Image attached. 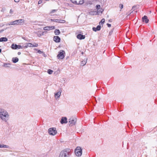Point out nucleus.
<instances>
[{
  "label": "nucleus",
  "mask_w": 157,
  "mask_h": 157,
  "mask_svg": "<svg viewBox=\"0 0 157 157\" xmlns=\"http://www.w3.org/2000/svg\"><path fill=\"white\" fill-rule=\"evenodd\" d=\"M96 7L97 10H99L100 9L101 6L100 5H97L96 6Z\"/></svg>",
  "instance_id": "obj_29"
},
{
  "label": "nucleus",
  "mask_w": 157,
  "mask_h": 157,
  "mask_svg": "<svg viewBox=\"0 0 157 157\" xmlns=\"http://www.w3.org/2000/svg\"><path fill=\"white\" fill-rule=\"evenodd\" d=\"M26 44L28 45V47H37L38 46V44L36 43L32 44L31 43H27Z\"/></svg>",
  "instance_id": "obj_12"
},
{
  "label": "nucleus",
  "mask_w": 157,
  "mask_h": 157,
  "mask_svg": "<svg viewBox=\"0 0 157 157\" xmlns=\"http://www.w3.org/2000/svg\"><path fill=\"white\" fill-rule=\"evenodd\" d=\"M107 26L109 27H111V25L110 24H109V23H107Z\"/></svg>",
  "instance_id": "obj_36"
},
{
  "label": "nucleus",
  "mask_w": 157,
  "mask_h": 157,
  "mask_svg": "<svg viewBox=\"0 0 157 157\" xmlns=\"http://www.w3.org/2000/svg\"><path fill=\"white\" fill-rule=\"evenodd\" d=\"M54 33L56 35H58L60 33V31L59 29H56L54 31Z\"/></svg>",
  "instance_id": "obj_22"
},
{
  "label": "nucleus",
  "mask_w": 157,
  "mask_h": 157,
  "mask_svg": "<svg viewBox=\"0 0 157 157\" xmlns=\"http://www.w3.org/2000/svg\"><path fill=\"white\" fill-rule=\"evenodd\" d=\"M18 59L17 57H14L12 59V61L14 63H16L18 61Z\"/></svg>",
  "instance_id": "obj_20"
},
{
  "label": "nucleus",
  "mask_w": 157,
  "mask_h": 157,
  "mask_svg": "<svg viewBox=\"0 0 157 157\" xmlns=\"http://www.w3.org/2000/svg\"><path fill=\"white\" fill-rule=\"evenodd\" d=\"M11 25V24H10V22L9 23L6 24V26L10 25Z\"/></svg>",
  "instance_id": "obj_37"
},
{
  "label": "nucleus",
  "mask_w": 157,
  "mask_h": 157,
  "mask_svg": "<svg viewBox=\"0 0 157 157\" xmlns=\"http://www.w3.org/2000/svg\"><path fill=\"white\" fill-rule=\"evenodd\" d=\"M101 26L98 25L96 28L93 27L92 28V29L95 32H96L97 31L100 30L101 29Z\"/></svg>",
  "instance_id": "obj_18"
},
{
  "label": "nucleus",
  "mask_w": 157,
  "mask_h": 157,
  "mask_svg": "<svg viewBox=\"0 0 157 157\" xmlns=\"http://www.w3.org/2000/svg\"><path fill=\"white\" fill-rule=\"evenodd\" d=\"M87 59L84 60H83L81 61V65L82 66H83L85 65L86 63V60Z\"/></svg>",
  "instance_id": "obj_21"
},
{
  "label": "nucleus",
  "mask_w": 157,
  "mask_h": 157,
  "mask_svg": "<svg viewBox=\"0 0 157 157\" xmlns=\"http://www.w3.org/2000/svg\"><path fill=\"white\" fill-rule=\"evenodd\" d=\"M44 33V32H43L42 33H41V34L40 35L38 34V36L39 37H40L42 35H43Z\"/></svg>",
  "instance_id": "obj_32"
},
{
  "label": "nucleus",
  "mask_w": 157,
  "mask_h": 157,
  "mask_svg": "<svg viewBox=\"0 0 157 157\" xmlns=\"http://www.w3.org/2000/svg\"><path fill=\"white\" fill-rule=\"evenodd\" d=\"M70 151L69 149H64L60 152L59 157H69L70 155Z\"/></svg>",
  "instance_id": "obj_2"
},
{
  "label": "nucleus",
  "mask_w": 157,
  "mask_h": 157,
  "mask_svg": "<svg viewBox=\"0 0 157 157\" xmlns=\"http://www.w3.org/2000/svg\"><path fill=\"white\" fill-rule=\"evenodd\" d=\"M94 13V12H91L90 13V14H92V13Z\"/></svg>",
  "instance_id": "obj_41"
},
{
  "label": "nucleus",
  "mask_w": 157,
  "mask_h": 157,
  "mask_svg": "<svg viewBox=\"0 0 157 157\" xmlns=\"http://www.w3.org/2000/svg\"><path fill=\"white\" fill-rule=\"evenodd\" d=\"M75 153L77 156H80L82 154V149L80 147H77L75 149Z\"/></svg>",
  "instance_id": "obj_3"
},
{
  "label": "nucleus",
  "mask_w": 157,
  "mask_h": 157,
  "mask_svg": "<svg viewBox=\"0 0 157 157\" xmlns=\"http://www.w3.org/2000/svg\"><path fill=\"white\" fill-rule=\"evenodd\" d=\"M1 145L0 144V148H1Z\"/></svg>",
  "instance_id": "obj_42"
},
{
  "label": "nucleus",
  "mask_w": 157,
  "mask_h": 157,
  "mask_svg": "<svg viewBox=\"0 0 157 157\" xmlns=\"http://www.w3.org/2000/svg\"><path fill=\"white\" fill-rule=\"evenodd\" d=\"M51 21H54L56 22L64 23L66 22V21L64 20L51 19Z\"/></svg>",
  "instance_id": "obj_10"
},
{
  "label": "nucleus",
  "mask_w": 157,
  "mask_h": 157,
  "mask_svg": "<svg viewBox=\"0 0 157 157\" xmlns=\"http://www.w3.org/2000/svg\"><path fill=\"white\" fill-rule=\"evenodd\" d=\"M9 147V146L8 145H6L2 144L1 145V148H8Z\"/></svg>",
  "instance_id": "obj_25"
},
{
  "label": "nucleus",
  "mask_w": 157,
  "mask_h": 157,
  "mask_svg": "<svg viewBox=\"0 0 157 157\" xmlns=\"http://www.w3.org/2000/svg\"><path fill=\"white\" fill-rule=\"evenodd\" d=\"M62 92L61 90H59V91L54 93V97L56 99V100H58L61 95Z\"/></svg>",
  "instance_id": "obj_8"
},
{
  "label": "nucleus",
  "mask_w": 157,
  "mask_h": 157,
  "mask_svg": "<svg viewBox=\"0 0 157 157\" xmlns=\"http://www.w3.org/2000/svg\"><path fill=\"white\" fill-rule=\"evenodd\" d=\"M105 21V20L103 18V19H102V20L100 22L99 24L100 25L101 24H103L104 23Z\"/></svg>",
  "instance_id": "obj_28"
},
{
  "label": "nucleus",
  "mask_w": 157,
  "mask_h": 157,
  "mask_svg": "<svg viewBox=\"0 0 157 157\" xmlns=\"http://www.w3.org/2000/svg\"><path fill=\"white\" fill-rule=\"evenodd\" d=\"M77 38L80 40L84 39L85 38V36L84 35H82L81 34H79L77 35Z\"/></svg>",
  "instance_id": "obj_17"
},
{
  "label": "nucleus",
  "mask_w": 157,
  "mask_h": 157,
  "mask_svg": "<svg viewBox=\"0 0 157 157\" xmlns=\"http://www.w3.org/2000/svg\"><path fill=\"white\" fill-rule=\"evenodd\" d=\"M38 3H40V2H38Z\"/></svg>",
  "instance_id": "obj_43"
},
{
  "label": "nucleus",
  "mask_w": 157,
  "mask_h": 157,
  "mask_svg": "<svg viewBox=\"0 0 157 157\" xmlns=\"http://www.w3.org/2000/svg\"><path fill=\"white\" fill-rule=\"evenodd\" d=\"M48 133L51 135L54 136L57 133V131L55 128H50L48 129Z\"/></svg>",
  "instance_id": "obj_6"
},
{
  "label": "nucleus",
  "mask_w": 157,
  "mask_h": 157,
  "mask_svg": "<svg viewBox=\"0 0 157 157\" xmlns=\"http://www.w3.org/2000/svg\"><path fill=\"white\" fill-rule=\"evenodd\" d=\"M15 2H19L20 0H14Z\"/></svg>",
  "instance_id": "obj_38"
},
{
  "label": "nucleus",
  "mask_w": 157,
  "mask_h": 157,
  "mask_svg": "<svg viewBox=\"0 0 157 157\" xmlns=\"http://www.w3.org/2000/svg\"><path fill=\"white\" fill-rule=\"evenodd\" d=\"M38 3H40V2H38Z\"/></svg>",
  "instance_id": "obj_44"
},
{
  "label": "nucleus",
  "mask_w": 157,
  "mask_h": 157,
  "mask_svg": "<svg viewBox=\"0 0 157 157\" xmlns=\"http://www.w3.org/2000/svg\"><path fill=\"white\" fill-rule=\"evenodd\" d=\"M48 73L49 74H52L53 72V71L51 69H48Z\"/></svg>",
  "instance_id": "obj_26"
},
{
  "label": "nucleus",
  "mask_w": 157,
  "mask_h": 157,
  "mask_svg": "<svg viewBox=\"0 0 157 157\" xmlns=\"http://www.w3.org/2000/svg\"><path fill=\"white\" fill-rule=\"evenodd\" d=\"M56 11H57V10H52L51 11V13H54L55 12H56Z\"/></svg>",
  "instance_id": "obj_31"
},
{
  "label": "nucleus",
  "mask_w": 157,
  "mask_h": 157,
  "mask_svg": "<svg viewBox=\"0 0 157 157\" xmlns=\"http://www.w3.org/2000/svg\"><path fill=\"white\" fill-rule=\"evenodd\" d=\"M0 118L3 121L6 122L9 119V115L6 110L0 108Z\"/></svg>",
  "instance_id": "obj_1"
},
{
  "label": "nucleus",
  "mask_w": 157,
  "mask_h": 157,
  "mask_svg": "<svg viewBox=\"0 0 157 157\" xmlns=\"http://www.w3.org/2000/svg\"><path fill=\"white\" fill-rule=\"evenodd\" d=\"M7 40L8 39L6 37H2L0 38V42H6Z\"/></svg>",
  "instance_id": "obj_19"
},
{
  "label": "nucleus",
  "mask_w": 157,
  "mask_h": 157,
  "mask_svg": "<svg viewBox=\"0 0 157 157\" xmlns=\"http://www.w3.org/2000/svg\"><path fill=\"white\" fill-rule=\"evenodd\" d=\"M119 7L121 8V9H122L123 8V5L122 4H120L119 5Z\"/></svg>",
  "instance_id": "obj_33"
},
{
  "label": "nucleus",
  "mask_w": 157,
  "mask_h": 157,
  "mask_svg": "<svg viewBox=\"0 0 157 157\" xmlns=\"http://www.w3.org/2000/svg\"><path fill=\"white\" fill-rule=\"evenodd\" d=\"M55 29V27L54 26H46L44 27V30H50L52 29Z\"/></svg>",
  "instance_id": "obj_11"
},
{
  "label": "nucleus",
  "mask_w": 157,
  "mask_h": 157,
  "mask_svg": "<svg viewBox=\"0 0 157 157\" xmlns=\"http://www.w3.org/2000/svg\"><path fill=\"white\" fill-rule=\"evenodd\" d=\"M38 34L39 35L41 34V33H39V32H37V35H38Z\"/></svg>",
  "instance_id": "obj_40"
},
{
  "label": "nucleus",
  "mask_w": 157,
  "mask_h": 157,
  "mask_svg": "<svg viewBox=\"0 0 157 157\" xmlns=\"http://www.w3.org/2000/svg\"><path fill=\"white\" fill-rule=\"evenodd\" d=\"M13 10L12 9L10 10V13L12 14L13 13Z\"/></svg>",
  "instance_id": "obj_35"
},
{
  "label": "nucleus",
  "mask_w": 157,
  "mask_h": 157,
  "mask_svg": "<svg viewBox=\"0 0 157 157\" xmlns=\"http://www.w3.org/2000/svg\"><path fill=\"white\" fill-rule=\"evenodd\" d=\"M61 124L67 123V119L66 117H63L62 118L61 121Z\"/></svg>",
  "instance_id": "obj_14"
},
{
  "label": "nucleus",
  "mask_w": 157,
  "mask_h": 157,
  "mask_svg": "<svg viewBox=\"0 0 157 157\" xmlns=\"http://www.w3.org/2000/svg\"><path fill=\"white\" fill-rule=\"evenodd\" d=\"M34 50H36V51H37V53H39V54H41L42 53H43V52H42L40 50H38L37 49H36V48H35L34 49Z\"/></svg>",
  "instance_id": "obj_27"
},
{
  "label": "nucleus",
  "mask_w": 157,
  "mask_h": 157,
  "mask_svg": "<svg viewBox=\"0 0 157 157\" xmlns=\"http://www.w3.org/2000/svg\"><path fill=\"white\" fill-rule=\"evenodd\" d=\"M10 24H11V25H17V23L16 20L14 21L11 22Z\"/></svg>",
  "instance_id": "obj_24"
},
{
  "label": "nucleus",
  "mask_w": 157,
  "mask_h": 157,
  "mask_svg": "<svg viewBox=\"0 0 157 157\" xmlns=\"http://www.w3.org/2000/svg\"><path fill=\"white\" fill-rule=\"evenodd\" d=\"M10 64H4V66L6 67H9L10 66Z\"/></svg>",
  "instance_id": "obj_30"
},
{
  "label": "nucleus",
  "mask_w": 157,
  "mask_h": 157,
  "mask_svg": "<svg viewBox=\"0 0 157 157\" xmlns=\"http://www.w3.org/2000/svg\"><path fill=\"white\" fill-rule=\"evenodd\" d=\"M17 25H23L24 21L23 19H19L16 20Z\"/></svg>",
  "instance_id": "obj_13"
},
{
  "label": "nucleus",
  "mask_w": 157,
  "mask_h": 157,
  "mask_svg": "<svg viewBox=\"0 0 157 157\" xmlns=\"http://www.w3.org/2000/svg\"><path fill=\"white\" fill-rule=\"evenodd\" d=\"M73 3L76 5H82L84 3V0H70Z\"/></svg>",
  "instance_id": "obj_7"
},
{
  "label": "nucleus",
  "mask_w": 157,
  "mask_h": 157,
  "mask_svg": "<svg viewBox=\"0 0 157 157\" xmlns=\"http://www.w3.org/2000/svg\"><path fill=\"white\" fill-rule=\"evenodd\" d=\"M23 46V48H27L28 47V45L27 44L26 45H25V46Z\"/></svg>",
  "instance_id": "obj_34"
},
{
  "label": "nucleus",
  "mask_w": 157,
  "mask_h": 157,
  "mask_svg": "<svg viewBox=\"0 0 157 157\" xmlns=\"http://www.w3.org/2000/svg\"><path fill=\"white\" fill-rule=\"evenodd\" d=\"M65 55L64 51L62 50H60L58 52L57 57L59 59H62L64 58Z\"/></svg>",
  "instance_id": "obj_4"
},
{
  "label": "nucleus",
  "mask_w": 157,
  "mask_h": 157,
  "mask_svg": "<svg viewBox=\"0 0 157 157\" xmlns=\"http://www.w3.org/2000/svg\"><path fill=\"white\" fill-rule=\"evenodd\" d=\"M77 121V119L75 117H71L69 120V124L70 126L75 125Z\"/></svg>",
  "instance_id": "obj_5"
},
{
  "label": "nucleus",
  "mask_w": 157,
  "mask_h": 157,
  "mask_svg": "<svg viewBox=\"0 0 157 157\" xmlns=\"http://www.w3.org/2000/svg\"><path fill=\"white\" fill-rule=\"evenodd\" d=\"M17 54H18V55H20L21 54V53L20 52H18L17 53Z\"/></svg>",
  "instance_id": "obj_39"
},
{
  "label": "nucleus",
  "mask_w": 157,
  "mask_h": 157,
  "mask_svg": "<svg viewBox=\"0 0 157 157\" xmlns=\"http://www.w3.org/2000/svg\"><path fill=\"white\" fill-rule=\"evenodd\" d=\"M99 10H97V13H98V14H101L102 13L103 11V10L102 9H100Z\"/></svg>",
  "instance_id": "obj_23"
},
{
  "label": "nucleus",
  "mask_w": 157,
  "mask_h": 157,
  "mask_svg": "<svg viewBox=\"0 0 157 157\" xmlns=\"http://www.w3.org/2000/svg\"><path fill=\"white\" fill-rule=\"evenodd\" d=\"M54 40L55 42L59 43L60 41V39L58 36H55L54 37Z\"/></svg>",
  "instance_id": "obj_15"
},
{
  "label": "nucleus",
  "mask_w": 157,
  "mask_h": 157,
  "mask_svg": "<svg viewBox=\"0 0 157 157\" xmlns=\"http://www.w3.org/2000/svg\"><path fill=\"white\" fill-rule=\"evenodd\" d=\"M11 48L13 49H22L23 46H21L20 45H17L16 44H12L11 47Z\"/></svg>",
  "instance_id": "obj_9"
},
{
  "label": "nucleus",
  "mask_w": 157,
  "mask_h": 157,
  "mask_svg": "<svg viewBox=\"0 0 157 157\" xmlns=\"http://www.w3.org/2000/svg\"><path fill=\"white\" fill-rule=\"evenodd\" d=\"M142 21L144 22H145L146 23H148L149 21V20L147 18V17L146 16H144L142 17Z\"/></svg>",
  "instance_id": "obj_16"
}]
</instances>
